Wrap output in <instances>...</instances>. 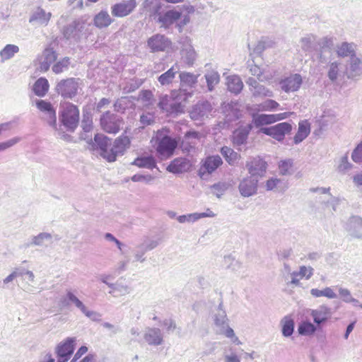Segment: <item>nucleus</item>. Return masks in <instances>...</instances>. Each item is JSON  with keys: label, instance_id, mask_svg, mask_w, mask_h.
<instances>
[{"label": "nucleus", "instance_id": "56", "mask_svg": "<svg viewBox=\"0 0 362 362\" xmlns=\"http://www.w3.org/2000/svg\"><path fill=\"white\" fill-rule=\"evenodd\" d=\"M279 107V104L274 100H267L258 105L259 111H275Z\"/></svg>", "mask_w": 362, "mask_h": 362}, {"label": "nucleus", "instance_id": "59", "mask_svg": "<svg viewBox=\"0 0 362 362\" xmlns=\"http://www.w3.org/2000/svg\"><path fill=\"white\" fill-rule=\"evenodd\" d=\"M153 93L149 90H141L138 96V100L141 101L146 105H151L153 100Z\"/></svg>", "mask_w": 362, "mask_h": 362}, {"label": "nucleus", "instance_id": "55", "mask_svg": "<svg viewBox=\"0 0 362 362\" xmlns=\"http://www.w3.org/2000/svg\"><path fill=\"white\" fill-rule=\"evenodd\" d=\"M319 50L332 51L334 47L333 40L330 37H325L321 39H317V47Z\"/></svg>", "mask_w": 362, "mask_h": 362}, {"label": "nucleus", "instance_id": "13", "mask_svg": "<svg viewBox=\"0 0 362 362\" xmlns=\"http://www.w3.org/2000/svg\"><path fill=\"white\" fill-rule=\"evenodd\" d=\"M258 179L247 176L240 180L238 189L243 197H249L255 195L257 192Z\"/></svg>", "mask_w": 362, "mask_h": 362}, {"label": "nucleus", "instance_id": "47", "mask_svg": "<svg viewBox=\"0 0 362 362\" xmlns=\"http://www.w3.org/2000/svg\"><path fill=\"white\" fill-rule=\"evenodd\" d=\"M202 134L199 132L194 130L188 131L185 134L183 144L188 142L191 144L190 147L194 148V146L197 144V141L200 140Z\"/></svg>", "mask_w": 362, "mask_h": 362}, {"label": "nucleus", "instance_id": "64", "mask_svg": "<svg viewBox=\"0 0 362 362\" xmlns=\"http://www.w3.org/2000/svg\"><path fill=\"white\" fill-rule=\"evenodd\" d=\"M351 158L355 163L362 164V142L353 151Z\"/></svg>", "mask_w": 362, "mask_h": 362}, {"label": "nucleus", "instance_id": "3", "mask_svg": "<svg viewBox=\"0 0 362 362\" xmlns=\"http://www.w3.org/2000/svg\"><path fill=\"white\" fill-rule=\"evenodd\" d=\"M214 321L216 327V332L223 334L228 338H231L234 343H240L238 338L235 336L234 331L229 327L228 318L225 310L223 309V303H221L214 315Z\"/></svg>", "mask_w": 362, "mask_h": 362}, {"label": "nucleus", "instance_id": "48", "mask_svg": "<svg viewBox=\"0 0 362 362\" xmlns=\"http://www.w3.org/2000/svg\"><path fill=\"white\" fill-rule=\"evenodd\" d=\"M298 332L301 335L308 336L313 334L316 330V327L311 323L310 322H303L299 326H298Z\"/></svg>", "mask_w": 362, "mask_h": 362}, {"label": "nucleus", "instance_id": "8", "mask_svg": "<svg viewBox=\"0 0 362 362\" xmlns=\"http://www.w3.org/2000/svg\"><path fill=\"white\" fill-rule=\"evenodd\" d=\"M292 126L288 122H281L269 127H263L260 129V132L272 136L273 139L281 141L284 140L285 136L291 132Z\"/></svg>", "mask_w": 362, "mask_h": 362}, {"label": "nucleus", "instance_id": "42", "mask_svg": "<svg viewBox=\"0 0 362 362\" xmlns=\"http://www.w3.org/2000/svg\"><path fill=\"white\" fill-rule=\"evenodd\" d=\"M204 77L206 78V81L207 83V88L209 91H212L214 89V87L219 83L220 81V75L219 74L214 70L208 71Z\"/></svg>", "mask_w": 362, "mask_h": 362}, {"label": "nucleus", "instance_id": "35", "mask_svg": "<svg viewBox=\"0 0 362 362\" xmlns=\"http://www.w3.org/2000/svg\"><path fill=\"white\" fill-rule=\"evenodd\" d=\"M112 22L111 17L105 11H101L94 17V25L99 28L107 27Z\"/></svg>", "mask_w": 362, "mask_h": 362}, {"label": "nucleus", "instance_id": "43", "mask_svg": "<svg viewBox=\"0 0 362 362\" xmlns=\"http://www.w3.org/2000/svg\"><path fill=\"white\" fill-rule=\"evenodd\" d=\"M18 51L19 47L17 45L10 44L6 45L0 52L1 62L10 59L15 55V54L18 53Z\"/></svg>", "mask_w": 362, "mask_h": 362}, {"label": "nucleus", "instance_id": "40", "mask_svg": "<svg viewBox=\"0 0 362 362\" xmlns=\"http://www.w3.org/2000/svg\"><path fill=\"white\" fill-rule=\"evenodd\" d=\"M158 106L163 111H166L170 113H175V111H174L173 100L171 95H165L161 96L158 103Z\"/></svg>", "mask_w": 362, "mask_h": 362}, {"label": "nucleus", "instance_id": "30", "mask_svg": "<svg viewBox=\"0 0 362 362\" xmlns=\"http://www.w3.org/2000/svg\"><path fill=\"white\" fill-rule=\"evenodd\" d=\"M63 303L66 305H74L81 313H83L87 307L71 290L66 291Z\"/></svg>", "mask_w": 362, "mask_h": 362}, {"label": "nucleus", "instance_id": "44", "mask_svg": "<svg viewBox=\"0 0 362 362\" xmlns=\"http://www.w3.org/2000/svg\"><path fill=\"white\" fill-rule=\"evenodd\" d=\"M186 165V162L183 158H175L174 159L167 167V170L173 173H182Z\"/></svg>", "mask_w": 362, "mask_h": 362}, {"label": "nucleus", "instance_id": "19", "mask_svg": "<svg viewBox=\"0 0 362 362\" xmlns=\"http://www.w3.org/2000/svg\"><path fill=\"white\" fill-rule=\"evenodd\" d=\"M349 78H355L362 75V58L355 55L349 59L346 68Z\"/></svg>", "mask_w": 362, "mask_h": 362}, {"label": "nucleus", "instance_id": "14", "mask_svg": "<svg viewBox=\"0 0 362 362\" xmlns=\"http://www.w3.org/2000/svg\"><path fill=\"white\" fill-rule=\"evenodd\" d=\"M170 94L173 100L174 111H175V113L183 112L185 106V103L187 100L192 96V93L183 88H180L173 90Z\"/></svg>", "mask_w": 362, "mask_h": 362}, {"label": "nucleus", "instance_id": "22", "mask_svg": "<svg viewBox=\"0 0 362 362\" xmlns=\"http://www.w3.org/2000/svg\"><path fill=\"white\" fill-rule=\"evenodd\" d=\"M331 315V308L325 305H322L317 309L310 311V315L313 317L314 322L317 325L325 322Z\"/></svg>", "mask_w": 362, "mask_h": 362}, {"label": "nucleus", "instance_id": "58", "mask_svg": "<svg viewBox=\"0 0 362 362\" xmlns=\"http://www.w3.org/2000/svg\"><path fill=\"white\" fill-rule=\"evenodd\" d=\"M340 65L341 64L337 62H332L329 64L327 76L332 82L335 81L338 78Z\"/></svg>", "mask_w": 362, "mask_h": 362}, {"label": "nucleus", "instance_id": "2", "mask_svg": "<svg viewBox=\"0 0 362 362\" xmlns=\"http://www.w3.org/2000/svg\"><path fill=\"white\" fill-rule=\"evenodd\" d=\"M164 129L158 130L155 136L157 144L156 151L161 159L171 157L177 146V141L165 134Z\"/></svg>", "mask_w": 362, "mask_h": 362}, {"label": "nucleus", "instance_id": "7", "mask_svg": "<svg viewBox=\"0 0 362 362\" xmlns=\"http://www.w3.org/2000/svg\"><path fill=\"white\" fill-rule=\"evenodd\" d=\"M245 167L250 175V177L259 180L264 175L267 164L262 158L257 156L249 158Z\"/></svg>", "mask_w": 362, "mask_h": 362}, {"label": "nucleus", "instance_id": "29", "mask_svg": "<svg viewBox=\"0 0 362 362\" xmlns=\"http://www.w3.org/2000/svg\"><path fill=\"white\" fill-rule=\"evenodd\" d=\"M356 45L346 42H342L337 46V54L340 57H349L350 59L356 54Z\"/></svg>", "mask_w": 362, "mask_h": 362}, {"label": "nucleus", "instance_id": "38", "mask_svg": "<svg viewBox=\"0 0 362 362\" xmlns=\"http://www.w3.org/2000/svg\"><path fill=\"white\" fill-rule=\"evenodd\" d=\"M199 76L187 71L180 72L179 78L181 86L193 87L197 83Z\"/></svg>", "mask_w": 362, "mask_h": 362}, {"label": "nucleus", "instance_id": "31", "mask_svg": "<svg viewBox=\"0 0 362 362\" xmlns=\"http://www.w3.org/2000/svg\"><path fill=\"white\" fill-rule=\"evenodd\" d=\"M211 105L208 102L199 103L195 105L192 111L191 117L192 119H197L199 117H204L211 111Z\"/></svg>", "mask_w": 362, "mask_h": 362}, {"label": "nucleus", "instance_id": "20", "mask_svg": "<svg viewBox=\"0 0 362 362\" xmlns=\"http://www.w3.org/2000/svg\"><path fill=\"white\" fill-rule=\"evenodd\" d=\"M75 341V337H68L64 341L59 343L56 347L57 356L69 358L74 352Z\"/></svg>", "mask_w": 362, "mask_h": 362}, {"label": "nucleus", "instance_id": "51", "mask_svg": "<svg viewBox=\"0 0 362 362\" xmlns=\"http://www.w3.org/2000/svg\"><path fill=\"white\" fill-rule=\"evenodd\" d=\"M293 160L291 159H287L281 160L279 164V173L283 175H290L293 173Z\"/></svg>", "mask_w": 362, "mask_h": 362}, {"label": "nucleus", "instance_id": "26", "mask_svg": "<svg viewBox=\"0 0 362 362\" xmlns=\"http://www.w3.org/2000/svg\"><path fill=\"white\" fill-rule=\"evenodd\" d=\"M144 337L149 345L158 346L163 343V334L158 328L146 329Z\"/></svg>", "mask_w": 362, "mask_h": 362}, {"label": "nucleus", "instance_id": "1", "mask_svg": "<svg viewBox=\"0 0 362 362\" xmlns=\"http://www.w3.org/2000/svg\"><path fill=\"white\" fill-rule=\"evenodd\" d=\"M80 119V112L78 107L71 103L66 102L60 104L59 110V125L55 130L56 135L66 141L71 140L69 133H73L77 129Z\"/></svg>", "mask_w": 362, "mask_h": 362}, {"label": "nucleus", "instance_id": "41", "mask_svg": "<svg viewBox=\"0 0 362 362\" xmlns=\"http://www.w3.org/2000/svg\"><path fill=\"white\" fill-rule=\"evenodd\" d=\"M94 141L97 146L100 149V155L103 157L105 151H109L110 139L103 134H96L94 136Z\"/></svg>", "mask_w": 362, "mask_h": 362}, {"label": "nucleus", "instance_id": "10", "mask_svg": "<svg viewBox=\"0 0 362 362\" xmlns=\"http://www.w3.org/2000/svg\"><path fill=\"white\" fill-rule=\"evenodd\" d=\"M147 45L151 52H165L171 47V41L164 35L155 34L148 38Z\"/></svg>", "mask_w": 362, "mask_h": 362}, {"label": "nucleus", "instance_id": "11", "mask_svg": "<svg viewBox=\"0 0 362 362\" xmlns=\"http://www.w3.org/2000/svg\"><path fill=\"white\" fill-rule=\"evenodd\" d=\"M36 106L40 112L44 113L48 124L52 128H57L56 110L51 103L44 100H37Z\"/></svg>", "mask_w": 362, "mask_h": 362}, {"label": "nucleus", "instance_id": "27", "mask_svg": "<svg viewBox=\"0 0 362 362\" xmlns=\"http://www.w3.org/2000/svg\"><path fill=\"white\" fill-rule=\"evenodd\" d=\"M252 129V124H247L238 129L233 136V143L235 146H241L247 142L248 135Z\"/></svg>", "mask_w": 362, "mask_h": 362}, {"label": "nucleus", "instance_id": "28", "mask_svg": "<svg viewBox=\"0 0 362 362\" xmlns=\"http://www.w3.org/2000/svg\"><path fill=\"white\" fill-rule=\"evenodd\" d=\"M143 7L149 13L150 17L156 18L161 14L163 5L159 0H145Z\"/></svg>", "mask_w": 362, "mask_h": 362}, {"label": "nucleus", "instance_id": "6", "mask_svg": "<svg viewBox=\"0 0 362 362\" xmlns=\"http://www.w3.org/2000/svg\"><path fill=\"white\" fill-rule=\"evenodd\" d=\"M86 24L83 21L76 20L64 28L63 35L71 42H79L86 35Z\"/></svg>", "mask_w": 362, "mask_h": 362}, {"label": "nucleus", "instance_id": "54", "mask_svg": "<svg viewBox=\"0 0 362 362\" xmlns=\"http://www.w3.org/2000/svg\"><path fill=\"white\" fill-rule=\"evenodd\" d=\"M70 64V59L69 57H64L55 63L52 66V71L54 73L58 74L67 70Z\"/></svg>", "mask_w": 362, "mask_h": 362}, {"label": "nucleus", "instance_id": "63", "mask_svg": "<svg viewBox=\"0 0 362 362\" xmlns=\"http://www.w3.org/2000/svg\"><path fill=\"white\" fill-rule=\"evenodd\" d=\"M147 252L144 247L140 244L136 247V249L134 250V259L135 261L144 262L145 261V257H144V255Z\"/></svg>", "mask_w": 362, "mask_h": 362}, {"label": "nucleus", "instance_id": "9", "mask_svg": "<svg viewBox=\"0 0 362 362\" xmlns=\"http://www.w3.org/2000/svg\"><path fill=\"white\" fill-rule=\"evenodd\" d=\"M78 85L75 78L61 80L56 86V91L64 98H74L78 90Z\"/></svg>", "mask_w": 362, "mask_h": 362}, {"label": "nucleus", "instance_id": "18", "mask_svg": "<svg viewBox=\"0 0 362 362\" xmlns=\"http://www.w3.org/2000/svg\"><path fill=\"white\" fill-rule=\"evenodd\" d=\"M182 13L175 9L168 10L164 13H161L157 19V22L160 24V28H168L181 18Z\"/></svg>", "mask_w": 362, "mask_h": 362}, {"label": "nucleus", "instance_id": "46", "mask_svg": "<svg viewBox=\"0 0 362 362\" xmlns=\"http://www.w3.org/2000/svg\"><path fill=\"white\" fill-rule=\"evenodd\" d=\"M310 294L315 298L325 296L328 298H337V294L330 287H326L323 290H319L317 288H312L310 290Z\"/></svg>", "mask_w": 362, "mask_h": 362}, {"label": "nucleus", "instance_id": "34", "mask_svg": "<svg viewBox=\"0 0 362 362\" xmlns=\"http://www.w3.org/2000/svg\"><path fill=\"white\" fill-rule=\"evenodd\" d=\"M48 81L43 77L38 78L33 85V92L39 97H43L46 95L49 90Z\"/></svg>", "mask_w": 362, "mask_h": 362}, {"label": "nucleus", "instance_id": "15", "mask_svg": "<svg viewBox=\"0 0 362 362\" xmlns=\"http://www.w3.org/2000/svg\"><path fill=\"white\" fill-rule=\"evenodd\" d=\"M181 55L184 62L188 65H192L196 59V52L192 45L191 40L188 37L181 38Z\"/></svg>", "mask_w": 362, "mask_h": 362}, {"label": "nucleus", "instance_id": "50", "mask_svg": "<svg viewBox=\"0 0 362 362\" xmlns=\"http://www.w3.org/2000/svg\"><path fill=\"white\" fill-rule=\"evenodd\" d=\"M110 288L111 289L109 291L110 294L118 293L119 296H125L130 292V288L128 286L119 282H116L114 285H110Z\"/></svg>", "mask_w": 362, "mask_h": 362}, {"label": "nucleus", "instance_id": "49", "mask_svg": "<svg viewBox=\"0 0 362 362\" xmlns=\"http://www.w3.org/2000/svg\"><path fill=\"white\" fill-rule=\"evenodd\" d=\"M252 123L256 127L263 125L270 124L269 116L267 114H255L252 115Z\"/></svg>", "mask_w": 362, "mask_h": 362}, {"label": "nucleus", "instance_id": "57", "mask_svg": "<svg viewBox=\"0 0 362 362\" xmlns=\"http://www.w3.org/2000/svg\"><path fill=\"white\" fill-rule=\"evenodd\" d=\"M228 184L226 182L216 183L211 187V192L218 198H221V197L228 189Z\"/></svg>", "mask_w": 362, "mask_h": 362}, {"label": "nucleus", "instance_id": "21", "mask_svg": "<svg viewBox=\"0 0 362 362\" xmlns=\"http://www.w3.org/2000/svg\"><path fill=\"white\" fill-rule=\"evenodd\" d=\"M223 160L219 156H212L206 158L204 160L199 172L201 174H211L214 172L221 165Z\"/></svg>", "mask_w": 362, "mask_h": 362}, {"label": "nucleus", "instance_id": "12", "mask_svg": "<svg viewBox=\"0 0 362 362\" xmlns=\"http://www.w3.org/2000/svg\"><path fill=\"white\" fill-rule=\"evenodd\" d=\"M57 54L53 48L48 47L37 59V69L41 72H46L49 69L51 64L56 61Z\"/></svg>", "mask_w": 362, "mask_h": 362}, {"label": "nucleus", "instance_id": "45", "mask_svg": "<svg viewBox=\"0 0 362 362\" xmlns=\"http://www.w3.org/2000/svg\"><path fill=\"white\" fill-rule=\"evenodd\" d=\"M250 92L254 97H269L274 96L273 92L264 86L259 84L255 88H250Z\"/></svg>", "mask_w": 362, "mask_h": 362}, {"label": "nucleus", "instance_id": "25", "mask_svg": "<svg viewBox=\"0 0 362 362\" xmlns=\"http://www.w3.org/2000/svg\"><path fill=\"white\" fill-rule=\"evenodd\" d=\"M299 46L302 52L305 55L312 53L317 49V37L313 35H307L300 38L299 41Z\"/></svg>", "mask_w": 362, "mask_h": 362}, {"label": "nucleus", "instance_id": "5", "mask_svg": "<svg viewBox=\"0 0 362 362\" xmlns=\"http://www.w3.org/2000/svg\"><path fill=\"white\" fill-rule=\"evenodd\" d=\"M130 139L127 136L124 134L117 137L112 146L110 147L109 151H105L103 158L108 162H113L119 156H122L126 150L130 146Z\"/></svg>", "mask_w": 362, "mask_h": 362}, {"label": "nucleus", "instance_id": "60", "mask_svg": "<svg viewBox=\"0 0 362 362\" xmlns=\"http://www.w3.org/2000/svg\"><path fill=\"white\" fill-rule=\"evenodd\" d=\"M81 126L85 132H89L92 129V115L90 112H83Z\"/></svg>", "mask_w": 362, "mask_h": 362}, {"label": "nucleus", "instance_id": "53", "mask_svg": "<svg viewBox=\"0 0 362 362\" xmlns=\"http://www.w3.org/2000/svg\"><path fill=\"white\" fill-rule=\"evenodd\" d=\"M223 264L228 269L232 271H238L241 267V263L236 260L231 255L224 257Z\"/></svg>", "mask_w": 362, "mask_h": 362}, {"label": "nucleus", "instance_id": "36", "mask_svg": "<svg viewBox=\"0 0 362 362\" xmlns=\"http://www.w3.org/2000/svg\"><path fill=\"white\" fill-rule=\"evenodd\" d=\"M310 132V125L307 122H299L298 132L294 136V143L298 144L303 141L308 136Z\"/></svg>", "mask_w": 362, "mask_h": 362}, {"label": "nucleus", "instance_id": "23", "mask_svg": "<svg viewBox=\"0 0 362 362\" xmlns=\"http://www.w3.org/2000/svg\"><path fill=\"white\" fill-rule=\"evenodd\" d=\"M52 13L46 12L41 7H37L31 14L29 22L40 25H47L49 23Z\"/></svg>", "mask_w": 362, "mask_h": 362}, {"label": "nucleus", "instance_id": "52", "mask_svg": "<svg viewBox=\"0 0 362 362\" xmlns=\"http://www.w3.org/2000/svg\"><path fill=\"white\" fill-rule=\"evenodd\" d=\"M52 239V235L48 233H40L36 236H33L31 243L28 245L43 246L45 241H49Z\"/></svg>", "mask_w": 362, "mask_h": 362}, {"label": "nucleus", "instance_id": "24", "mask_svg": "<svg viewBox=\"0 0 362 362\" xmlns=\"http://www.w3.org/2000/svg\"><path fill=\"white\" fill-rule=\"evenodd\" d=\"M346 228L352 237L362 239V218L361 217H351L348 221Z\"/></svg>", "mask_w": 362, "mask_h": 362}, {"label": "nucleus", "instance_id": "16", "mask_svg": "<svg viewBox=\"0 0 362 362\" xmlns=\"http://www.w3.org/2000/svg\"><path fill=\"white\" fill-rule=\"evenodd\" d=\"M136 0L124 1L116 4L111 7L112 16L118 18H122L130 14L136 8Z\"/></svg>", "mask_w": 362, "mask_h": 362}, {"label": "nucleus", "instance_id": "37", "mask_svg": "<svg viewBox=\"0 0 362 362\" xmlns=\"http://www.w3.org/2000/svg\"><path fill=\"white\" fill-rule=\"evenodd\" d=\"M139 168L153 169L156 167V160L153 156H144L136 158L132 163Z\"/></svg>", "mask_w": 362, "mask_h": 362}, {"label": "nucleus", "instance_id": "39", "mask_svg": "<svg viewBox=\"0 0 362 362\" xmlns=\"http://www.w3.org/2000/svg\"><path fill=\"white\" fill-rule=\"evenodd\" d=\"M221 153L230 165H234L240 158V155L228 146L222 147Z\"/></svg>", "mask_w": 362, "mask_h": 362}, {"label": "nucleus", "instance_id": "61", "mask_svg": "<svg viewBox=\"0 0 362 362\" xmlns=\"http://www.w3.org/2000/svg\"><path fill=\"white\" fill-rule=\"evenodd\" d=\"M294 330V322L293 320H286L282 327V334L286 337L292 335Z\"/></svg>", "mask_w": 362, "mask_h": 362}, {"label": "nucleus", "instance_id": "62", "mask_svg": "<svg viewBox=\"0 0 362 362\" xmlns=\"http://www.w3.org/2000/svg\"><path fill=\"white\" fill-rule=\"evenodd\" d=\"M241 358L230 349L229 352H224L223 362H240Z\"/></svg>", "mask_w": 362, "mask_h": 362}, {"label": "nucleus", "instance_id": "33", "mask_svg": "<svg viewBox=\"0 0 362 362\" xmlns=\"http://www.w3.org/2000/svg\"><path fill=\"white\" fill-rule=\"evenodd\" d=\"M178 71L179 66L177 64H175L167 71L159 76L158 81L161 86H168L173 82Z\"/></svg>", "mask_w": 362, "mask_h": 362}, {"label": "nucleus", "instance_id": "4", "mask_svg": "<svg viewBox=\"0 0 362 362\" xmlns=\"http://www.w3.org/2000/svg\"><path fill=\"white\" fill-rule=\"evenodd\" d=\"M100 122L103 131L108 134H115L119 132L121 126L124 124V120L121 116L106 111L100 116Z\"/></svg>", "mask_w": 362, "mask_h": 362}, {"label": "nucleus", "instance_id": "17", "mask_svg": "<svg viewBox=\"0 0 362 362\" xmlns=\"http://www.w3.org/2000/svg\"><path fill=\"white\" fill-rule=\"evenodd\" d=\"M303 83L302 77L298 74H291L281 80L280 86L286 93L297 91Z\"/></svg>", "mask_w": 362, "mask_h": 362}, {"label": "nucleus", "instance_id": "32", "mask_svg": "<svg viewBox=\"0 0 362 362\" xmlns=\"http://www.w3.org/2000/svg\"><path fill=\"white\" fill-rule=\"evenodd\" d=\"M228 90L237 95L240 93L243 88V83L241 78L236 75L229 76L227 77Z\"/></svg>", "mask_w": 362, "mask_h": 362}]
</instances>
